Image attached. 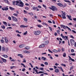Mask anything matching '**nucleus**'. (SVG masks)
Segmentation results:
<instances>
[{
  "label": "nucleus",
  "mask_w": 76,
  "mask_h": 76,
  "mask_svg": "<svg viewBox=\"0 0 76 76\" xmlns=\"http://www.w3.org/2000/svg\"><path fill=\"white\" fill-rule=\"evenodd\" d=\"M49 8L50 9L52 10L53 11H54L55 10H56L57 11V10H58V9H57L56 7H55L54 6H52V7H50Z\"/></svg>",
  "instance_id": "1"
},
{
  "label": "nucleus",
  "mask_w": 76,
  "mask_h": 76,
  "mask_svg": "<svg viewBox=\"0 0 76 76\" xmlns=\"http://www.w3.org/2000/svg\"><path fill=\"white\" fill-rule=\"evenodd\" d=\"M33 33L35 35H39L41 34V31H34L33 32Z\"/></svg>",
  "instance_id": "2"
},
{
  "label": "nucleus",
  "mask_w": 76,
  "mask_h": 76,
  "mask_svg": "<svg viewBox=\"0 0 76 76\" xmlns=\"http://www.w3.org/2000/svg\"><path fill=\"white\" fill-rule=\"evenodd\" d=\"M12 18L13 21H14V22H18V19H17V18L16 17L12 16Z\"/></svg>",
  "instance_id": "3"
},
{
  "label": "nucleus",
  "mask_w": 76,
  "mask_h": 76,
  "mask_svg": "<svg viewBox=\"0 0 76 76\" xmlns=\"http://www.w3.org/2000/svg\"><path fill=\"white\" fill-rule=\"evenodd\" d=\"M1 9L2 10H8L9 8H8V6H7L5 7H2Z\"/></svg>",
  "instance_id": "4"
},
{
  "label": "nucleus",
  "mask_w": 76,
  "mask_h": 76,
  "mask_svg": "<svg viewBox=\"0 0 76 76\" xmlns=\"http://www.w3.org/2000/svg\"><path fill=\"white\" fill-rule=\"evenodd\" d=\"M24 4L21 1H20V2L18 5L19 6H20V7H23V5Z\"/></svg>",
  "instance_id": "5"
},
{
  "label": "nucleus",
  "mask_w": 76,
  "mask_h": 76,
  "mask_svg": "<svg viewBox=\"0 0 76 76\" xmlns=\"http://www.w3.org/2000/svg\"><path fill=\"white\" fill-rule=\"evenodd\" d=\"M70 42L71 45L72 46H73V45H74V43L75 42V41H74V40L72 39H71L70 40Z\"/></svg>",
  "instance_id": "6"
},
{
  "label": "nucleus",
  "mask_w": 76,
  "mask_h": 76,
  "mask_svg": "<svg viewBox=\"0 0 76 76\" xmlns=\"http://www.w3.org/2000/svg\"><path fill=\"white\" fill-rule=\"evenodd\" d=\"M62 18H63V19H66V17L65 16H66V13H62Z\"/></svg>",
  "instance_id": "7"
},
{
  "label": "nucleus",
  "mask_w": 76,
  "mask_h": 76,
  "mask_svg": "<svg viewBox=\"0 0 76 76\" xmlns=\"http://www.w3.org/2000/svg\"><path fill=\"white\" fill-rule=\"evenodd\" d=\"M20 1H15V5H17V6H19V3Z\"/></svg>",
  "instance_id": "8"
},
{
  "label": "nucleus",
  "mask_w": 76,
  "mask_h": 76,
  "mask_svg": "<svg viewBox=\"0 0 76 76\" xmlns=\"http://www.w3.org/2000/svg\"><path fill=\"white\" fill-rule=\"evenodd\" d=\"M20 28H27L28 26H26L24 25H21L20 26Z\"/></svg>",
  "instance_id": "9"
},
{
  "label": "nucleus",
  "mask_w": 76,
  "mask_h": 76,
  "mask_svg": "<svg viewBox=\"0 0 76 76\" xmlns=\"http://www.w3.org/2000/svg\"><path fill=\"white\" fill-rule=\"evenodd\" d=\"M1 59L2 60V61L4 63H6L7 60L6 59H4L3 58H1Z\"/></svg>",
  "instance_id": "10"
},
{
  "label": "nucleus",
  "mask_w": 76,
  "mask_h": 76,
  "mask_svg": "<svg viewBox=\"0 0 76 76\" xmlns=\"http://www.w3.org/2000/svg\"><path fill=\"white\" fill-rule=\"evenodd\" d=\"M57 4L58 5V6H60V7H63V4H62L61 3H57Z\"/></svg>",
  "instance_id": "11"
},
{
  "label": "nucleus",
  "mask_w": 76,
  "mask_h": 76,
  "mask_svg": "<svg viewBox=\"0 0 76 76\" xmlns=\"http://www.w3.org/2000/svg\"><path fill=\"white\" fill-rule=\"evenodd\" d=\"M4 38L6 43H8L9 42V41H8V40H7V38L6 37H5Z\"/></svg>",
  "instance_id": "12"
},
{
  "label": "nucleus",
  "mask_w": 76,
  "mask_h": 76,
  "mask_svg": "<svg viewBox=\"0 0 76 76\" xmlns=\"http://www.w3.org/2000/svg\"><path fill=\"white\" fill-rule=\"evenodd\" d=\"M68 57L69 58V60H70L72 61H75V60H74L73 59H72V58H71V57L70 56H69Z\"/></svg>",
  "instance_id": "13"
},
{
  "label": "nucleus",
  "mask_w": 76,
  "mask_h": 76,
  "mask_svg": "<svg viewBox=\"0 0 76 76\" xmlns=\"http://www.w3.org/2000/svg\"><path fill=\"white\" fill-rule=\"evenodd\" d=\"M67 16L68 17V19H69L70 20H72V19L71 18H72L71 16H69V15H67Z\"/></svg>",
  "instance_id": "14"
},
{
  "label": "nucleus",
  "mask_w": 76,
  "mask_h": 76,
  "mask_svg": "<svg viewBox=\"0 0 76 76\" xmlns=\"http://www.w3.org/2000/svg\"><path fill=\"white\" fill-rule=\"evenodd\" d=\"M59 72V69H55V73H58Z\"/></svg>",
  "instance_id": "15"
},
{
  "label": "nucleus",
  "mask_w": 76,
  "mask_h": 76,
  "mask_svg": "<svg viewBox=\"0 0 76 76\" xmlns=\"http://www.w3.org/2000/svg\"><path fill=\"white\" fill-rule=\"evenodd\" d=\"M23 52L24 53H27V54H29L30 53L29 51H27V50H24L23 51Z\"/></svg>",
  "instance_id": "16"
},
{
  "label": "nucleus",
  "mask_w": 76,
  "mask_h": 76,
  "mask_svg": "<svg viewBox=\"0 0 76 76\" xmlns=\"http://www.w3.org/2000/svg\"><path fill=\"white\" fill-rule=\"evenodd\" d=\"M18 56H20L21 58H23V55L21 54H18Z\"/></svg>",
  "instance_id": "17"
},
{
  "label": "nucleus",
  "mask_w": 76,
  "mask_h": 76,
  "mask_svg": "<svg viewBox=\"0 0 76 76\" xmlns=\"http://www.w3.org/2000/svg\"><path fill=\"white\" fill-rule=\"evenodd\" d=\"M25 47V45H20L19 46V47L20 48H23V47Z\"/></svg>",
  "instance_id": "18"
},
{
  "label": "nucleus",
  "mask_w": 76,
  "mask_h": 76,
  "mask_svg": "<svg viewBox=\"0 0 76 76\" xmlns=\"http://www.w3.org/2000/svg\"><path fill=\"white\" fill-rule=\"evenodd\" d=\"M3 23L5 25V26H7V23L4 21H3Z\"/></svg>",
  "instance_id": "19"
},
{
  "label": "nucleus",
  "mask_w": 76,
  "mask_h": 76,
  "mask_svg": "<svg viewBox=\"0 0 76 76\" xmlns=\"http://www.w3.org/2000/svg\"><path fill=\"white\" fill-rule=\"evenodd\" d=\"M4 2H5L6 3H7V4H9V2L8 1V0H4Z\"/></svg>",
  "instance_id": "20"
},
{
  "label": "nucleus",
  "mask_w": 76,
  "mask_h": 76,
  "mask_svg": "<svg viewBox=\"0 0 76 76\" xmlns=\"http://www.w3.org/2000/svg\"><path fill=\"white\" fill-rule=\"evenodd\" d=\"M59 69H60L61 70V71L62 72H64V71H63V68H62V67H58Z\"/></svg>",
  "instance_id": "21"
},
{
  "label": "nucleus",
  "mask_w": 76,
  "mask_h": 76,
  "mask_svg": "<svg viewBox=\"0 0 76 76\" xmlns=\"http://www.w3.org/2000/svg\"><path fill=\"white\" fill-rule=\"evenodd\" d=\"M10 9V10H14V9H15L14 8H13L11 7H9Z\"/></svg>",
  "instance_id": "22"
},
{
  "label": "nucleus",
  "mask_w": 76,
  "mask_h": 76,
  "mask_svg": "<svg viewBox=\"0 0 76 76\" xmlns=\"http://www.w3.org/2000/svg\"><path fill=\"white\" fill-rule=\"evenodd\" d=\"M24 20L26 22H27V21H28V19L26 18H24Z\"/></svg>",
  "instance_id": "23"
},
{
  "label": "nucleus",
  "mask_w": 76,
  "mask_h": 76,
  "mask_svg": "<svg viewBox=\"0 0 76 76\" xmlns=\"http://www.w3.org/2000/svg\"><path fill=\"white\" fill-rule=\"evenodd\" d=\"M25 49L26 50H29L30 48V47H28V46H27L25 47Z\"/></svg>",
  "instance_id": "24"
},
{
  "label": "nucleus",
  "mask_w": 76,
  "mask_h": 76,
  "mask_svg": "<svg viewBox=\"0 0 76 76\" xmlns=\"http://www.w3.org/2000/svg\"><path fill=\"white\" fill-rule=\"evenodd\" d=\"M49 42L48 41H46L45 42V45H47V44H48Z\"/></svg>",
  "instance_id": "25"
},
{
  "label": "nucleus",
  "mask_w": 76,
  "mask_h": 76,
  "mask_svg": "<svg viewBox=\"0 0 76 76\" xmlns=\"http://www.w3.org/2000/svg\"><path fill=\"white\" fill-rule=\"evenodd\" d=\"M32 8L33 10H36V9H38V8L37 7H33Z\"/></svg>",
  "instance_id": "26"
},
{
  "label": "nucleus",
  "mask_w": 76,
  "mask_h": 76,
  "mask_svg": "<svg viewBox=\"0 0 76 76\" xmlns=\"http://www.w3.org/2000/svg\"><path fill=\"white\" fill-rule=\"evenodd\" d=\"M41 59L45 61L46 60V58H45L44 57H42L41 58Z\"/></svg>",
  "instance_id": "27"
},
{
  "label": "nucleus",
  "mask_w": 76,
  "mask_h": 76,
  "mask_svg": "<svg viewBox=\"0 0 76 76\" xmlns=\"http://www.w3.org/2000/svg\"><path fill=\"white\" fill-rule=\"evenodd\" d=\"M63 56L64 57H65L66 56V53H63Z\"/></svg>",
  "instance_id": "28"
},
{
  "label": "nucleus",
  "mask_w": 76,
  "mask_h": 76,
  "mask_svg": "<svg viewBox=\"0 0 76 76\" xmlns=\"http://www.w3.org/2000/svg\"><path fill=\"white\" fill-rule=\"evenodd\" d=\"M61 26L63 27L64 29H66V26H64L63 25H61Z\"/></svg>",
  "instance_id": "29"
},
{
  "label": "nucleus",
  "mask_w": 76,
  "mask_h": 76,
  "mask_svg": "<svg viewBox=\"0 0 76 76\" xmlns=\"http://www.w3.org/2000/svg\"><path fill=\"white\" fill-rule=\"evenodd\" d=\"M53 52H54V53H57L58 52V51L57 50H53Z\"/></svg>",
  "instance_id": "30"
},
{
  "label": "nucleus",
  "mask_w": 76,
  "mask_h": 76,
  "mask_svg": "<svg viewBox=\"0 0 76 76\" xmlns=\"http://www.w3.org/2000/svg\"><path fill=\"white\" fill-rule=\"evenodd\" d=\"M64 1H65V2H66V3H70V1L68 0H64Z\"/></svg>",
  "instance_id": "31"
},
{
  "label": "nucleus",
  "mask_w": 76,
  "mask_h": 76,
  "mask_svg": "<svg viewBox=\"0 0 76 76\" xmlns=\"http://www.w3.org/2000/svg\"><path fill=\"white\" fill-rule=\"evenodd\" d=\"M2 51H6V48L4 47L2 48Z\"/></svg>",
  "instance_id": "32"
},
{
  "label": "nucleus",
  "mask_w": 76,
  "mask_h": 76,
  "mask_svg": "<svg viewBox=\"0 0 76 76\" xmlns=\"http://www.w3.org/2000/svg\"><path fill=\"white\" fill-rule=\"evenodd\" d=\"M3 57H5V58H7L8 57V56L7 55H3Z\"/></svg>",
  "instance_id": "33"
},
{
  "label": "nucleus",
  "mask_w": 76,
  "mask_h": 76,
  "mask_svg": "<svg viewBox=\"0 0 76 76\" xmlns=\"http://www.w3.org/2000/svg\"><path fill=\"white\" fill-rule=\"evenodd\" d=\"M66 28L68 29V30H69V31H71L72 30L71 29H70V28H69V27H68L67 26H66Z\"/></svg>",
  "instance_id": "34"
},
{
  "label": "nucleus",
  "mask_w": 76,
  "mask_h": 76,
  "mask_svg": "<svg viewBox=\"0 0 76 76\" xmlns=\"http://www.w3.org/2000/svg\"><path fill=\"white\" fill-rule=\"evenodd\" d=\"M1 27L2 28H3V29H5L6 28V27H5V26L4 25H3L1 26Z\"/></svg>",
  "instance_id": "35"
},
{
  "label": "nucleus",
  "mask_w": 76,
  "mask_h": 76,
  "mask_svg": "<svg viewBox=\"0 0 76 76\" xmlns=\"http://www.w3.org/2000/svg\"><path fill=\"white\" fill-rule=\"evenodd\" d=\"M23 63H26V59L25 58H24L23 59Z\"/></svg>",
  "instance_id": "36"
},
{
  "label": "nucleus",
  "mask_w": 76,
  "mask_h": 76,
  "mask_svg": "<svg viewBox=\"0 0 76 76\" xmlns=\"http://www.w3.org/2000/svg\"><path fill=\"white\" fill-rule=\"evenodd\" d=\"M39 70H42V71H44V68H39Z\"/></svg>",
  "instance_id": "37"
},
{
  "label": "nucleus",
  "mask_w": 76,
  "mask_h": 76,
  "mask_svg": "<svg viewBox=\"0 0 76 76\" xmlns=\"http://www.w3.org/2000/svg\"><path fill=\"white\" fill-rule=\"evenodd\" d=\"M15 32H17L18 33H19L20 34H22L21 32H19V30H16Z\"/></svg>",
  "instance_id": "38"
},
{
  "label": "nucleus",
  "mask_w": 76,
  "mask_h": 76,
  "mask_svg": "<svg viewBox=\"0 0 76 76\" xmlns=\"http://www.w3.org/2000/svg\"><path fill=\"white\" fill-rule=\"evenodd\" d=\"M44 73V72L40 71L38 72V74H39L40 73Z\"/></svg>",
  "instance_id": "39"
},
{
  "label": "nucleus",
  "mask_w": 76,
  "mask_h": 76,
  "mask_svg": "<svg viewBox=\"0 0 76 76\" xmlns=\"http://www.w3.org/2000/svg\"><path fill=\"white\" fill-rule=\"evenodd\" d=\"M27 33H28V32H27V31H26L25 32H24L23 33V35H25Z\"/></svg>",
  "instance_id": "40"
},
{
  "label": "nucleus",
  "mask_w": 76,
  "mask_h": 76,
  "mask_svg": "<svg viewBox=\"0 0 76 76\" xmlns=\"http://www.w3.org/2000/svg\"><path fill=\"white\" fill-rule=\"evenodd\" d=\"M37 26L38 27V28H41V27H42V26L40 25H37Z\"/></svg>",
  "instance_id": "41"
},
{
  "label": "nucleus",
  "mask_w": 76,
  "mask_h": 76,
  "mask_svg": "<svg viewBox=\"0 0 76 76\" xmlns=\"http://www.w3.org/2000/svg\"><path fill=\"white\" fill-rule=\"evenodd\" d=\"M44 64H45V65H48V62H45Z\"/></svg>",
  "instance_id": "42"
},
{
  "label": "nucleus",
  "mask_w": 76,
  "mask_h": 76,
  "mask_svg": "<svg viewBox=\"0 0 76 76\" xmlns=\"http://www.w3.org/2000/svg\"><path fill=\"white\" fill-rule=\"evenodd\" d=\"M1 43H4V41L3 40H1Z\"/></svg>",
  "instance_id": "43"
},
{
  "label": "nucleus",
  "mask_w": 76,
  "mask_h": 76,
  "mask_svg": "<svg viewBox=\"0 0 76 76\" xmlns=\"http://www.w3.org/2000/svg\"><path fill=\"white\" fill-rule=\"evenodd\" d=\"M21 65H22V66H23L24 67H26V66H25V65L24 64L21 63Z\"/></svg>",
  "instance_id": "44"
},
{
  "label": "nucleus",
  "mask_w": 76,
  "mask_h": 76,
  "mask_svg": "<svg viewBox=\"0 0 76 76\" xmlns=\"http://www.w3.org/2000/svg\"><path fill=\"white\" fill-rule=\"evenodd\" d=\"M64 39H66H66L67 40L68 39V38H67V37L66 36H64Z\"/></svg>",
  "instance_id": "45"
},
{
  "label": "nucleus",
  "mask_w": 76,
  "mask_h": 76,
  "mask_svg": "<svg viewBox=\"0 0 76 76\" xmlns=\"http://www.w3.org/2000/svg\"><path fill=\"white\" fill-rule=\"evenodd\" d=\"M48 22L50 23H52V22L50 20H48Z\"/></svg>",
  "instance_id": "46"
},
{
  "label": "nucleus",
  "mask_w": 76,
  "mask_h": 76,
  "mask_svg": "<svg viewBox=\"0 0 76 76\" xmlns=\"http://www.w3.org/2000/svg\"><path fill=\"white\" fill-rule=\"evenodd\" d=\"M61 66H64V67H66V66L65 64H61Z\"/></svg>",
  "instance_id": "47"
},
{
  "label": "nucleus",
  "mask_w": 76,
  "mask_h": 76,
  "mask_svg": "<svg viewBox=\"0 0 76 76\" xmlns=\"http://www.w3.org/2000/svg\"><path fill=\"white\" fill-rule=\"evenodd\" d=\"M61 36L62 37V38L64 39V36H63V34H61Z\"/></svg>",
  "instance_id": "48"
},
{
  "label": "nucleus",
  "mask_w": 76,
  "mask_h": 76,
  "mask_svg": "<svg viewBox=\"0 0 76 76\" xmlns=\"http://www.w3.org/2000/svg\"><path fill=\"white\" fill-rule=\"evenodd\" d=\"M71 52H72V53H74V52H75V50H74L72 49L71 50Z\"/></svg>",
  "instance_id": "49"
},
{
  "label": "nucleus",
  "mask_w": 76,
  "mask_h": 76,
  "mask_svg": "<svg viewBox=\"0 0 76 76\" xmlns=\"http://www.w3.org/2000/svg\"><path fill=\"white\" fill-rule=\"evenodd\" d=\"M8 19L10 20H12V18H11L10 17H8Z\"/></svg>",
  "instance_id": "50"
},
{
  "label": "nucleus",
  "mask_w": 76,
  "mask_h": 76,
  "mask_svg": "<svg viewBox=\"0 0 76 76\" xmlns=\"http://www.w3.org/2000/svg\"><path fill=\"white\" fill-rule=\"evenodd\" d=\"M13 15L15 16H18V14H17L14 13L13 14Z\"/></svg>",
  "instance_id": "51"
},
{
  "label": "nucleus",
  "mask_w": 76,
  "mask_h": 76,
  "mask_svg": "<svg viewBox=\"0 0 76 76\" xmlns=\"http://www.w3.org/2000/svg\"><path fill=\"white\" fill-rule=\"evenodd\" d=\"M23 12H24V14H26L27 13V12L26 11H25V10H24Z\"/></svg>",
  "instance_id": "52"
},
{
  "label": "nucleus",
  "mask_w": 76,
  "mask_h": 76,
  "mask_svg": "<svg viewBox=\"0 0 76 76\" xmlns=\"http://www.w3.org/2000/svg\"><path fill=\"white\" fill-rule=\"evenodd\" d=\"M34 71L36 72L37 74H38V70L37 69H35Z\"/></svg>",
  "instance_id": "53"
},
{
  "label": "nucleus",
  "mask_w": 76,
  "mask_h": 76,
  "mask_svg": "<svg viewBox=\"0 0 76 76\" xmlns=\"http://www.w3.org/2000/svg\"><path fill=\"white\" fill-rule=\"evenodd\" d=\"M25 5H26V6H29V4L27 3L25 4Z\"/></svg>",
  "instance_id": "54"
},
{
  "label": "nucleus",
  "mask_w": 76,
  "mask_h": 76,
  "mask_svg": "<svg viewBox=\"0 0 76 76\" xmlns=\"http://www.w3.org/2000/svg\"><path fill=\"white\" fill-rule=\"evenodd\" d=\"M70 55H71L72 56H75V53H72L70 54Z\"/></svg>",
  "instance_id": "55"
},
{
  "label": "nucleus",
  "mask_w": 76,
  "mask_h": 76,
  "mask_svg": "<svg viewBox=\"0 0 76 76\" xmlns=\"http://www.w3.org/2000/svg\"><path fill=\"white\" fill-rule=\"evenodd\" d=\"M48 51H49V52H50L51 53H53V52H52L51 50H50V49H48Z\"/></svg>",
  "instance_id": "56"
},
{
  "label": "nucleus",
  "mask_w": 76,
  "mask_h": 76,
  "mask_svg": "<svg viewBox=\"0 0 76 76\" xmlns=\"http://www.w3.org/2000/svg\"><path fill=\"white\" fill-rule=\"evenodd\" d=\"M48 51H49V52H50L51 53H53V52H52L51 50H50V49H48Z\"/></svg>",
  "instance_id": "57"
},
{
  "label": "nucleus",
  "mask_w": 76,
  "mask_h": 76,
  "mask_svg": "<svg viewBox=\"0 0 76 76\" xmlns=\"http://www.w3.org/2000/svg\"><path fill=\"white\" fill-rule=\"evenodd\" d=\"M25 9L27 10H29V7H26Z\"/></svg>",
  "instance_id": "58"
},
{
  "label": "nucleus",
  "mask_w": 76,
  "mask_h": 76,
  "mask_svg": "<svg viewBox=\"0 0 76 76\" xmlns=\"http://www.w3.org/2000/svg\"><path fill=\"white\" fill-rule=\"evenodd\" d=\"M11 25L12 26H15V25H16V24H15L14 23H13L12 24H11Z\"/></svg>",
  "instance_id": "59"
},
{
  "label": "nucleus",
  "mask_w": 76,
  "mask_h": 76,
  "mask_svg": "<svg viewBox=\"0 0 76 76\" xmlns=\"http://www.w3.org/2000/svg\"><path fill=\"white\" fill-rule=\"evenodd\" d=\"M41 66H42V67H44V64H40Z\"/></svg>",
  "instance_id": "60"
},
{
  "label": "nucleus",
  "mask_w": 76,
  "mask_h": 76,
  "mask_svg": "<svg viewBox=\"0 0 76 76\" xmlns=\"http://www.w3.org/2000/svg\"><path fill=\"white\" fill-rule=\"evenodd\" d=\"M57 32L58 34H60V30H57Z\"/></svg>",
  "instance_id": "61"
},
{
  "label": "nucleus",
  "mask_w": 76,
  "mask_h": 76,
  "mask_svg": "<svg viewBox=\"0 0 76 76\" xmlns=\"http://www.w3.org/2000/svg\"><path fill=\"white\" fill-rule=\"evenodd\" d=\"M55 66H58V65H59V64H58L57 63H55Z\"/></svg>",
  "instance_id": "62"
},
{
  "label": "nucleus",
  "mask_w": 76,
  "mask_h": 76,
  "mask_svg": "<svg viewBox=\"0 0 76 76\" xmlns=\"http://www.w3.org/2000/svg\"><path fill=\"white\" fill-rule=\"evenodd\" d=\"M72 32H73L75 34H76V31H75L74 30H72Z\"/></svg>",
  "instance_id": "63"
},
{
  "label": "nucleus",
  "mask_w": 76,
  "mask_h": 76,
  "mask_svg": "<svg viewBox=\"0 0 76 76\" xmlns=\"http://www.w3.org/2000/svg\"><path fill=\"white\" fill-rule=\"evenodd\" d=\"M61 50L62 51H64V48H62Z\"/></svg>",
  "instance_id": "64"
}]
</instances>
